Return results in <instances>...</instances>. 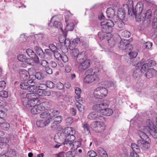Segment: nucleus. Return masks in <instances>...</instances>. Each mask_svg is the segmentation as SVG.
Instances as JSON below:
<instances>
[{
  "mask_svg": "<svg viewBox=\"0 0 157 157\" xmlns=\"http://www.w3.org/2000/svg\"><path fill=\"white\" fill-rule=\"evenodd\" d=\"M75 133L74 129L70 127H67L62 131V132L59 134V138L62 141H64L63 144L67 148L72 147L75 144L78 143L73 142L75 139L74 135Z\"/></svg>",
  "mask_w": 157,
  "mask_h": 157,
  "instance_id": "obj_1",
  "label": "nucleus"
},
{
  "mask_svg": "<svg viewBox=\"0 0 157 157\" xmlns=\"http://www.w3.org/2000/svg\"><path fill=\"white\" fill-rule=\"evenodd\" d=\"M138 133L142 139L138 140L137 143L138 145L144 150L149 149L151 142L150 138L144 132L141 131H139Z\"/></svg>",
  "mask_w": 157,
  "mask_h": 157,
  "instance_id": "obj_2",
  "label": "nucleus"
},
{
  "mask_svg": "<svg viewBox=\"0 0 157 157\" xmlns=\"http://www.w3.org/2000/svg\"><path fill=\"white\" fill-rule=\"evenodd\" d=\"M99 71L96 69H88L85 72L86 76L84 79V82L87 83H90L95 81L98 78L97 73Z\"/></svg>",
  "mask_w": 157,
  "mask_h": 157,
  "instance_id": "obj_3",
  "label": "nucleus"
},
{
  "mask_svg": "<svg viewBox=\"0 0 157 157\" xmlns=\"http://www.w3.org/2000/svg\"><path fill=\"white\" fill-rule=\"evenodd\" d=\"M38 95L31 93L26 94V98L22 99V101L24 106L29 107L37 103L39 100L37 98Z\"/></svg>",
  "mask_w": 157,
  "mask_h": 157,
  "instance_id": "obj_4",
  "label": "nucleus"
},
{
  "mask_svg": "<svg viewBox=\"0 0 157 157\" xmlns=\"http://www.w3.org/2000/svg\"><path fill=\"white\" fill-rule=\"evenodd\" d=\"M83 53H81L79 55L80 58L78 59L77 62L79 64L78 67V70L82 72L88 68L91 64V61L88 59H86Z\"/></svg>",
  "mask_w": 157,
  "mask_h": 157,
  "instance_id": "obj_5",
  "label": "nucleus"
},
{
  "mask_svg": "<svg viewBox=\"0 0 157 157\" xmlns=\"http://www.w3.org/2000/svg\"><path fill=\"white\" fill-rule=\"evenodd\" d=\"M94 94L95 98L101 99L107 96L108 94V91L105 87L100 86L94 90Z\"/></svg>",
  "mask_w": 157,
  "mask_h": 157,
  "instance_id": "obj_6",
  "label": "nucleus"
},
{
  "mask_svg": "<svg viewBox=\"0 0 157 157\" xmlns=\"http://www.w3.org/2000/svg\"><path fill=\"white\" fill-rule=\"evenodd\" d=\"M102 31L105 33H110L112 32V27L114 25L113 21L110 20H106L101 22Z\"/></svg>",
  "mask_w": 157,
  "mask_h": 157,
  "instance_id": "obj_7",
  "label": "nucleus"
},
{
  "mask_svg": "<svg viewBox=\"0 0 157 157\" xmlns=\"http://www.w3.org/2000/svg\"><path fill=\"white\" fill-rule=\"evenodd\" d=\"M103 120L96 121L92 123L91 127L94 130L97 132H101L105 130V125Z\"/></svg>",
  "mask_w": 157,
  "mask_h": 157,
  "instance_id": "obj_8",
  "label": "nucleus"
},
{
  "mask_svg": "<svg viewBox=\"0 0 157 157\" xmlns=\"http://www.w3.org/2000/svg\"><path fill=\"white\" fill-rule=\"evenodd\" d=\"M146 124L148 128V130L151 135L153 138H157V127L150 120L147 121Z\"/></svg>",
  "mask_w": 157,
  "mask_h": 157,
  "instance_id": "obj_9",
  "label": "nucleus"
},
{
  "mask_svg": "<svg viewBox=\"0 0 157 157\" xmlns=\"http://www.w3.org/2000/svg\"><path fill=\"white\" fill-rule=\"evenodd\" d=\"M34 71L35 69L33 68H29L28 71L25 69L20 70L19 72L20 78L22 80H27L29 77V74H31V72Z\"/></svg>",
  "mask_w": 157,
  "mask_h": 157,
  "instance_id": "obj_10",
  "label": "nucleus"
},
{
  "mask_svg": "<svg viewBox=\"0 0 157 157\" xmlns=\"http://www.w3.org/2000/svg\"><path fill=\"white\" fill-rule=\"evenodd\" d=\"M47 102H44L41 103L33 106L32 108L31 111L33 114H36L40 113V111L44 110L46 108L45 106Z\"/></svg>",
  "mask_w": 157,
  "mask_h": 157,
  "instance_id": "obj_11",
  "label": "nucleus"
},
{
  "mask_svg": "<svg viewBox=\"0 0 157 157\" xmlns=\"http://www.w3.org/2000/svg\"><path fill=\"white\" fill-rule=\"evenodd\" d=\"M119 47L122 50L126 51H130L132 48L128 40L125 39L121 41Z\"/></svg>",
  "mask_w": 157,
  "mask_h": 157,
  "instance_id": "obj_12",
  "label": "nucleus"
},
{
  "mask_svg": "<svg viewBox=\"0 0 157 157\" xmlns=\"http://www.w3.org/2000/svg\"><path fill=\"white\" fill-rule=\"evenodd\" d=\"M87 118L90 120H104V117L100 115L98 111L93 112L90 113L87 116Z\"/></svg>",
  "mask_w": 157,
  "mask_h": 157,
  "instance_id": "obj_13",
  "label": "nucleus"
},
{
  "mask_svg": "<svg viewBox=\"0 0 157 157\" xmlns=\"http://www.w3.org/2000/svg\"><path fill=\"white\" fill-rule=\"evenodd\" d=\"M108 107V105L105 103V101L101 102L100 104H97L94 105L93 106V109H97V111L100 114L101 113V111L102 110L105 109Z\"/></svg>",
  "mask_w": 157,
  "mask_h": 157,
  "instance_id": "obj_14",
  "label": "nucleus"
},
{
  "mask_svg": "<svg viewBox=\"0 0 157 157\" xmlns=\"http://www.w3.org/2000/svg\"><path fill=\"white\" fill-rule=\"evenodd\" d=\"M62 119V117L61 116H58L53 118L51 128L53 129L56 128L57 126V124L60 123Z\"/></svg>",
  "mask_w": 157,
  "mask_h": 157,
  "instance_id": "obj_15",
  "label": "nucleus"
},
{
  "mask_svg": "<svg viewBox=\"0 0 157 157\" xmlns=\"http://www.w3.org/2000/svg\"><path fill=\"white\" fill-rule=\"evenodd\" d=\"M75 99L76 101H78L80 103H82L83 98L81 97V94L82 90L80 88L76 87L75 88Z\"/></svg>",
  "mask_w": 157,
  "mask_h": 157,
  "instance_id": "obj_16",
  "label": "nucleus"
},
{
  "mask_svg": "<svg viewBox=\"0 0 157 157\" xmlns=\"http://www.w3.org/2000/svg\"><path fill=\"white\" fill-rule=\"evenodd\" d=\"M49 124V119L45 120H39L36 122V125L39 127H44L48 126Z\"/></svg>",
  "mask_w": 157,
  "mask_h": 157,
  "instance_id": "obj_17",
  "label": "nucleus"
},
{
  "mask_svg": "<svg viewBox=\"0 0 157 157\" xmlns=\"http://www.w3.org/2000/svg\"><path fill=\"white\" fill-rule=\"evenodd\" d=\"M140 13L136 17V20L137 21H144L146 18V13L144 11H140Z\"/></svg>",
  "mask_w": 157,
  "mask_h": 157,
  "instance_id": "obj_18",
  "label": "nucleus"
},
{
  "mask_svg": "<svg viewBox=\"0 0 157 157\" xmlns=\"http://www.w3.org/2000/svg\"><path fill=\"white\" fill-rule=\"evenodd\" d=\"M157 74V71L156 70L153 68H151L148 70L145 75L147 78H149Z\"/></svg>",
  "mask_w": 157,
  "mask_h": 157,
  "instance_id": "obj_19",
  "label": "nucleus"
},
{
  "mask_svg": "<svg viewBox=\"0 0 157 157\" xmlns=\"http://www.w3.org/2000/svg\"><path fill=\"white\" fill-rule=\"evenodd\" d=\"M106 14L108 17L110 18L115 19V13L114 10L112 8H108L106 10Z\"/></svg>",
  "mask_w": 157,
  "mask_h": 157,
  "instance_id": "obj_20",
  "label": "nucleus"
},
{
  "mask_svg": "<svg viewBox=\"0 0 157 157\" xmlns=\"http://www.w3.org/2000/svg\"><path fill=\"white\" fill-rule=\"evenodd\" d=\"M99 86H104L106 87H109L114 86V83L111 81H104L102 82L99 83Z\"/></svg>",
  "mask_w": 157,
  "mask_h": 157,
  "instance_id": "obj_21",
  "label": "nucleus"
},
{
  "mask_svg": "<svg viewBox=\"0 0 157 157\" xmlns=\"http://www.w3.org/2000/svg\"><path fill=\"white\" fill-rule=\"evenodd\" d=\"M76 24V23L74 20H72L69 24L67 25L65 30L66 31H72L74 28V26Z\"/></svg>",
  "mask_w": 157,
  "mask_h": 157,
  "instance_id": "obj_22",
  "label": "nucleus"
},
{
  "mask_svg": "<svg viewBox=\"0 0 157 157\" xmlns=\"http://www.w3.org/2000/svg\"><path fill=\"white\" fill-rule=\"evenodd\" d=\"M34 49L37 55L40 57L42 58H44L45 53L40 47L38 46H35Z\"/></svg>",
  "mask_w": 157,
  "mask_h": 157,
  "instance_id": "obj_23",
  "label": "nucleus"
},
{
  "mask_svg": "<svg viewBox=\"0 0 157 157\" xmlns=\"http://www.w3.org/2000/svg\"><path fill=\"white\" fill-rule=\"evenodd\" d=\"M113 112L111 109L106 108L105 109L102 110V111H101L100 115L109 116L112 114Z\"/></svg>",
  "mask_w": 157,
  "mask_h": 157,
  "instance_id": "obj_24",
  "label": "nucleus"
},
{
  "mask_svg": "<svg viewBox=\"0 0 157 157\" xmlns=\"http://www.w3.org/2000/svg\"><path fill=\"white\" fill-rule=\"evenodd\" d=\"M117 15L119 19L124 20L125 17V13L124 10L120 9L117 12Z\"/></svg>",
  "mask_w": 157,
  "mask_h": 157,
  "instance_id": "obj_25",
  "label": "nucleus"
},
{
  "mask_svg": "<svg viewBox=\"0 0 157 157\" xmlns=\"http://www.w3.org/2000/svg\"><path fill=\"white\" fill-rule=\"evenodd\" d=\"M40 117L41 118L43 119V120L49 119L50 124L51 122V118L49 117V114L48 111L42 112L40 115Z\"/></svg>",
  "mask_w": 157,
  "mask_h": 157,
  "instance_id": "obj_26",
  "label": "nucleus"
},
{
  "mask_svg": "<svg viewBox=\"0 0 157 157\" xmlns=\"http://www.w3.org/2000/svg\"><path fill=\"white\" fill-rule=\"evenodd\" d=\"M110 33H106L107 35L105 37V38L107 40L108 43L110 45V46L112 47L113 46L114 44V41H113V42L111 43L112 40H113V38H112V35Z\"/></svg>",
  "mask_w": 157,
  "mask_h": 157,
  "instance_id": "obj_27",
  "label": "nucleus"
},
{
  "mask_svg": "<svg viewBox=\"0 0 157 157\" xmlns=\"http://www.w3.org/2000/svg\"><path fill=\"white\" fill-rule=\"evenodd\" d=\"M138 145V144L137 145L136 144L132 143L131 147L132 151H134L136 153H139L140 151V150Z\"/></svg>",
  "mask_w": 157,
  "mask_h": 157,
  "instance_id": "obj_28",
  "label": "nucleus"
},
{
  "mask_svg": "<svg viewBox=\"0 0 157 157\" xmlns=\"http://www.w3.org/2000/svg\"><path fill=\"white\" fill-rule=\"evenodd\" d=\"M49 114V117L51 118V121L52 118L55 116L59 114V112L57 110H50L48 111Z\"/></svg>",
  "mask_w": 157,
  "mask_h": 157,
  "instance_id": "obj_29",
  "label": "nucleus"
},
{
  "mask_svg": "<svg viewBox=\"0 0 157 157\" xmlns=\"http://www.w3.org/2000/svg\"><path fill=\"white\" fill-rule=\"evenodd\" d=\"M123 20L115 19L114 20L115 24L119 28L121 29L123 28L124 26V24L122 20Z\"/></svg>",
  "mask_w": 157,
  "mask_h": 157,
  "instance_id": "obj_30",
  "label": "nucleus"
},
{
  "mask_svg": "<svg viewBox=\"0 0 157 157\" xmlns=\"http://www.w3.org/2000/svg\"><path fill=\"white\" fill-rule=\"evenodd\" d=\"M126 4L123 5V9H128L129 7L133 8V1L132 0H125Z\"/></svg>",
  "mask_w": 157,
  "mask_h": 157,
  "instance_id": "obj_31",
  "label": "nucleus"
},
{
  "mask_svg": "<svg viewBox=\"0 0 157 157\" xmlns=\"http://www.w3.org/2000/svg\"><path fill=\"white\" fill-rule=\"evenodd\" d=\"M98 151L102 157H108V155L106 151L101 147H98Z\"/></svg>",
  "mask_w": 157,
  "mask_h": 157,
  "instance_id": "obj_32",
  "label": "nucleus"
},
{
  "mask_svg": "<svg viewBox=\"0 0 157 157\" xmlns=\"http://www.w3.org/2000/svg\"><path fill=\"white\" fill-rule=\"evenodd\" d=\"M44 89H37V90H36V93H32L31 94H34L38 95L37 98L38 99H39V96H43L44 93Z\"/></svg>",
  "mask_w": 157,
  "mask_h": 157,
  "instance_id": "obj_33",
  "label": "nucleus"
},
{
  "mask_svg": "<svg viewBox=\"0 0 157 157\" xmlns=\"http://www.w3.org/2000/svg\"><path fill=\"white\" fill-rule=\"evenodd\" d=\"M77 101L78 103V104L76 105V107L78 110L81 112H83L84 109V106L82 105V104L84 102V99H83L82 103H80L78 101Z\"/></svg>",
  "mask_w": 157,
  "mask_h": 157,
  "instance_id": "obj_34",
  "label": "nucleus"
},
{
  "mask_svg": "<svg viewBox=\"0 0 157 157\" xmlns=\"http://www.w3.org/2000/svg\"><path fill=\"white\" fill-rule=\"evenodd\" d=\"M72 55L75 57H77L78 59L80 58L79 57V55L81 54V53H80L79 54V51L78 50L77 48H72Z\"/></svg>",
  "mask_w": 157,
  "mask_h": 157,
  "instance_id": "obj_35",
  "label": "nucleus"
},
{
  "mask_svg": "<svg viewBox=\"0 0 157 157\" xmlns=\"http://www.w3.org/2000/svg\"><path fill=\"white\" fill-rule=\"evenodd\" d=\"M37 90L36 86L35 85H29L28 88L26 90L30 92H35Z\"/></svg>",
  "mask_w": 157,
  "mask_h": 157,
  "instance_id": "obj_36",
  "label": "nucleus"
},
{
  "mask_svg": "<svg viewBox=\"0 0 157 157\" xmlns=\"http://www.w3.org/2000/svg\"><path fill=\"white\" fill-rule=\"evenodd\" d=\"M71 42V47L72 48H74L80 42V40L78 38H76L73 39Z\"/></svg>",
  "mask_w": 157,
  "mask_h": 157,
  "instance_id": "obj_37",
  "label": "nucleus"
},
{
  "mask_svg": "<svg viewBox=\"0 0 157 157\" xmlns=\"http://www.w3.org/2000/svg\"><path fill=\"white\" fill-rule=\"evenodd\" d=\"M44 77V74L40 72H38L36 73L34 77L36 78L37 79L39 80L43 79Z\"/></svg>",
  "mask_w": 157,
  "mask_h": 157,
  "instance_id": "obj_38",
  "label": "nucleus"
},
{
  "mask_svg": "<svg viewBox=\"0 0 157 157\" xmlns=\"http://www.w3.org/2000/svg\"><path fill=\"white\" fill-rule=\"evenodd\" d=\"M0 126L3 130H7L10 128V125L8 123L6 122L2 124Z\"/></svg>",
  "mask_w": 157,
  "mask_h": 157,
  "instance_id": "obj_39",
  "label": "nucleus"
},
{
  "mask_svg": "<svg viewBox=\"0 0 157 157\" xmlns=\"http://www.w3.org/2000/svg\"><path fill=\"white\" fill-rule=\"evenodd\" d=\"M71 43L69 39H65L64 41V45L66 47H68L70 49H72L71 47Z\"/></svg>",
  "mask_w": 157,
  "mask_h": 157,
  "instance_id": "obj_40",
  "label": "nucleus"
},
{
  "mask_svg": "<svg viewBox=\"0 0 157 157\" xmlns=\"http://www.w3.org/2000/svg\"><path fill=\"white\" fill-rule=\"evenodd\" d=\"M128 9V14L132 17H135L136 16V12L134 11L133 9L132 8H129L127 9Z\"/></svg>",
  "mask_w": 157,
  "mask_h": 157,
  "instance_id": "obj_41",
  "label": "nucleus"
},
{
  "mask_svg": "<svg viewBox=\"0 0 157 157\" xmlns=\"http://www.w3.org/2000/svg\"><path fill=\"white\" fill-rule=\"evenodd\" d=\"M39 63L41 66L44 68H45L49 66L48 62L44 59H41L39 61Z\"/></svg>",
  "mask_w": 157,
  "mask_h": 157,
  "instance_id": "obj_42",
  "label": "nucleus"
},
{
  "mask_svg": "<svg viewBox=\"0 0 157 157\" xmlns=\"http://www.w3.org/2000/svg\"><path fill=\"white\" fill-rule=\"evenodd\" d=\"M148 69V64L147 63L144 64L141 67L140 71L141 73H144Z\"/></svg>",
  "mask_w": 157,
  "mask_h": 157,
  "instance_id": "obj_43",
  "label": "nucleus"
},
{
  "mask_svg": "<svg viewBox=\"0 0 157 157\" xmlns=\"http://www.w3.org/2000/svg\"><path fill=\"white\" fill-rule=\"evenodd\" d=\"M29 85L28 82H24L21 83L20 85V88L23 90H27Z\"/></svg>",
  "mask_w": 157,
  "mask_h": 157,
  "instance_id": "obj_44",
  "label": "nucleus"
},
{
  "mask_svg": "<svg viewBox=\"0 0 157 157\" xmlns=\"http://www.w3.org/2000/svg\"><path fill=\"white\" fill-rule=\"evenodd\" d=\"M26 58V57L23 54H19L17 56L18 60L21 62H24L25 61Z\"/></svg>",
  "mask_w": 157,
  "mask_h": 157,
  "instance_id": "obj_45",
  "label": "nucleus"
},
{
  "mask_svg": "<svg viewBox=\"0 0 157 157\" xmlns=\"http://www.w3.org/2000/svg\"><path fill=\"white\" fill-rule=\"evenodd\" d=\"M61 23L57 21H55L53 23V26L54 27L60 29L62 30V32H63V30L61 27Z\"/></svg>",
  "mask_w": 157,
  "mask_h": 157,
  "instance_id": "obj_46",
  "label": "nucleus"
},
{
  "mask_svg": "<svg viewBox=\"0 0 157 157\" xmlns=\"http://www.w3.org/2000/svg\"><path fill=\"white\" fill-rule=\"evenodd\" d=\"M87 155L89 157H95L97 156V154L94 151L91 150L88 152Z\"/></svg>",
  "mask_w": 157,
  "mask_h": 157,
  "instance_id": "obj_47",
  "label": "nucleus"
},
{
  "mask_svg": "<svg viewBox=\"0 0 157 157\" xmlns=\"http://www.w3.org/2000/svg\"><path fill=\"white\" fill-rule=\"evenodd\" d=\"M121 35L124 37H129L131 36V33L129 31H124L121 33Z\"/></svg>",
  "mask_w": 157,
  "mask_h": 157,
  "instance_id": "obj_48",
  "label": "nucleus"
},
{
  "mask_svg": "<svg viewBox=\"0 0 157 157\" xmlns=\"http://www.w3.org/2000/svg\"><path fill=\"white\" fill-rule=\"evenodd\" d=\"M136 8L137 9H139V11H142L143 10V4L142 2H138L136 5Z\"/></svg>",
  "mask_w": 157,
  "mask_h": 157,
  "instance_id": "obj_49",
  "label": "nucleus"
},
{
  "mask_svg": "<svg viewBox=\"0 0 157 157\" xmlns=\"http://www.w3.org/2000/svg\"><path fill=\"white\" fill-rule=\"evenodd\" d=\"M8 95L7 92L3 90L0 92V96L2 98H7L8 97Z\"/></svg>",
  "mask_w": 157,
  "mask_h": 157,
  "instance_id": "obj_50",
  "label": "nucleus"
},
{
  "mask_svg": "<svg viewBox=\"0 0 157 157\" xmlns=\"http://www.w3.org/2000/svg\"><path fill=\"white\" fill-rule=\"evenodd\" d=\"M49 47L51 51L54 53L57 51V48L55 45L51 44L49 45Z\"/></svg>",
  "mask_w": 157,
  "mask_h": 157,
  "instance_id": "obj_51",
  "label": "nucleus"
},
{
  "mask_svg": "<svg viewBox=\"0 0 157 157\" xmlns=\"http://www.w3.org/2000/svg\"><path fill=\"white\" fill-rule=\"evenodd\" d=\"M82 127L85 131H90V127L88 124L86 122H84L82 124Z\"/></svg>",
  "mask_w": 157,
  "mask_h": 157,
  "instance_id": "obj_52",
  "label": "nucleus"
},
{
  "mask_svg": "<svg viewBox=\"0 0 157 157\" xmlns=\"http://www.w3.org/2000/svg\"><path fill=\"white\" fill-rule=\"evenodd\" d=\"M36 86L37 89L38 88V89H41L45 90L47 88L46 84H38Z\"/></svg>",
  "mask_w": 157,
  "mask_h": 157,
  "instance_id": "obj_53",
  "label": "nucleus"
},
{
  "mask_svg": "<svg viewBox=\"0 0 157 157\" xmlns=\"http://www.w3.org/2000/svg\"><path fill=\"white\" fill-rule=\"evenodd\" d=\"M54 53V56L57 59L59 60L61 59L62 55H61L60 53L58 52L57 51Z\"/></svg>",
  "mask_w": 157,
  "mask_h": 157,
  "instance_id": "obj_54",
  "label": "nucleus"
},
{
  "mask_svg": "<svg viewBox=\"0 0 157 157\" xmlns=\"http://www.w3.org/2000/svg\"><path fill=\"white\" fill-rule=\"evenodd\" d=\"M46 84L47 87H48L51 89L53 88L54 86L53 83L51 81H48Z\"/></svg>",
  "mask_w": 157,
  "mask_h": 157,
  "instance_id": "obj_55",
  "label": "nucleus"
},
{
  "mask_svg": "<svg viewBox=\"0 0 157 157\" xmlns=\"http://www.w3.org/2000/svg\"><path fill=\"white\" fill-rule=\"evenodd\" d=\"M137 52L135 51H133L129 53V56L131 58L136 57L137 56Z\"/></svg>",
  "mask_w": 157,
  "mask_h": 157,
  "instance_id": "obj_56",
  "label": "nucleus"
},
{
  "mask_svg": "<svg viewBox=\"0 0 157 157\" xmlns=\"http://www.w3.org/2000/svg\"><path fill=\"white\" fill-rule=\"evenodd\" d=\"M65 121L67 124L70 125L72 124L73 122V120L72 117H69L66 119Z\"/></svg>",
  "mask_w": 157,
  "mask_h": 157,
  "instance_id": "obj_57",
  "label": "nucleus"
},
{
  "mask_svg": "<svg viewBox=\"0 0 157 157\" xmlns=\"http://www.w3.org/2000/svg\"><path fill=\"white\" fill-rule=\"evenodd\" d=\"M152 46V43L150 42H147L145 44V48L147 49H150Z\"/></svg>",
  "mask_w": 157,
  "mask_h": 157,
  "instance_id": "obj_58",
  "label": "nucleus"
},
{
  "mask_svg": "<svg viewBox=\"0 0 157 157\" xmlns=\"http://www.w3.org/2000/svg\"><path fill=\"white\" fill-rule=\"evenodd\" d=\"M146 17L147 19H150L151 17V10L149 9L147 10L146 13Z\"/></svg>",
  "mask_w": 157,
  "mask_h": 157,
  "instance_id": "obj_59",
  "label": "nucleus"
},
{
  "mask_svg": "<svg viewBox=\"0 0 157 157\" xmlns=\"http://www.w3.org/2000/svg\"><path fill=\"white\" fill-rule=\"evenodd\" d=\"M26 52L27 54L29 57H31L30 56L34 54V53L33 51L30 48H28L26 49Z\"/></svg>",
  "mask_w": 157,
  "mask_h": 157,
  "instance_id": "obj_60",
  "label": "nucleus"
},
{
  "mask_svg": "<svg viewBox=\"0 0 157 157\" xmlns=\"http://www.w3.org/2000/svg\"><path fill=\"white\" fill-rule=\"evenodd\" d=\"M105 33H104L102 31L101 32H100L98 33V36L100 39L101 40H103L105 37Z\"/></svg>",
  "mask_w": 157,
  "mask_h": 157,
  "instance_id": "obj_61",
  "label": "nucleus"
},
{
  "mask_svg": "<svg viewBox=\"0 0 157 157\" xmlns=\"http://www.w3.org/2000/svg\"><path fill=\"white\" fill-rule=\"evenodd\" d=\"M138 153L134 151H131L129 154V157H139Z\"/></svg>",
  "mask_w": 157,
  "mask_h": 157,
  "instance_id": "obj_62",
  "label": "nucleus"
},
{
  "mask_svg": "<svg viewBox=\"0 0 157 157\" xmlns=\"http://www.w3.org/2000/svg\"><path fill=\"white\" fill-rule=\"evenodd\" d=\"M156 22H157V10L155 11L154 14V18L153 22L154 23V26H155V24H155Z\"/></svg>",
  "mask_w": 157,
  "mask_h": 157,
  "instance_id": "obj_63",
  "label": "nucleus"
},
{
  "mask_svg": "<svg viewBox=\"0 0 157 157\" xmlns=\"http://www.w3.org/2000/svg\"><path fill=\"white\" fill-rule=\"evenodd\" d=\"M66 155L67 157H74L75 156L73 152L72 151L67 152L66 154Z\"/></svg>",
  "mask_w": 157,
  "mask_h": 157,
  "instance_id": "obj_64",
  "label": "nucleus"
}]
</instances>
